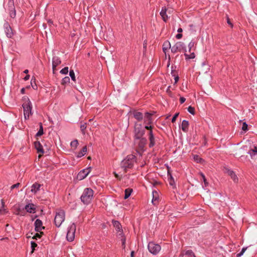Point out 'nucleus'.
I'll return each mask as SVG.
<instances>
[{
  "instance_id": "f8f14e48",
  "label": "nucleus",
  "mask_w": 257,
  "mask_h": 257,
  "mask_svg": "<svg viewBox=\"0 0 257 257\" xmlns=\"http://www.w3.org/2000/svg\"><path fill=\"white\" fill-rule=\"evenodd\" d=\"M35 230L37 232H40L42 229H44L43 226L42 221L39 219H37L35 222Z\"/></svg>"
},
{
  "instance_id": "0e129e2a",
  "label": "nucleus",
  "mask_w": 257,
  "mask_h": 257,
  "mask_svg": "<svg viewBox=\"0 0 257 257\" xmlns=\"http://www.w3.org/2000/svg\"><path fill=\"white\" fill-rule=\"evenodd\" d=\"M227 23L231 26V27H233V25L230 23L229 19L227 20Z\"/></svg>"
},
{
  "instance_id": "1a4fd4ad",
  "label": "nucleus",
  "mask_w": 257,
  "mask_h": 257,
  "mask_svg": "<svg viewBox=\"0 0 257 257\" xmlns=\"http://www.w3.org/2000/svg\"><path fill=\"white\" fill-rule=\"evenodd\" d=\"M7 10L9 13L10 16L12 18H15L16 16V11L15 10L14 3L13 0H9L8 4Z\"/></svg>"
},
{
  "instance_id": "20e7f679",
  "label": "nucleus",
  "mask_w": 257,
  "mask_h": 257,
  "mask_svg": "<svg viewBox=\"0 0 257 257\" xmlns=\"http://www.w3.org/2000/svg\"><path fill=\"white\" fill-rule=\"evenodd\" d=\"M22 106L24 109V118L27 119L29 118L30 115L32 114V104L28 98Z\"/></svg>"
},
{
  "instance_id": "2eb2a0df",
  "label": "nucleus",
  "mask_w": 257,
  "mask_h": 257,
  "mask_svg": "<svg viewBox=\"0 0 257 257\" xmlns=\"http://www.w3.org/2000/svg\"><path fill=\"white\" fill-rule=\"evenodd\" d=\"M167 9L165 7H162V10L160 12V15L164 22H167L169 17L167 14Z\"/></svg>"
},
{
  "instance_id": "ddd939ff",
  "label": "nucleus",
  "mask_w": 257,
  "mask_h": 257,
  "mask_svg": "<svg viewBox=\"0 0 257 257\" xmlns=\"http://www.w3.org/2000/svg\"><path fill=\"white\" fill-rule=\"evenodd\" d=\"M61 61L60 58L57 56H54L52 59V69L53 71H54L57 66L60 64Z\"/></svg>"
},
{
  "instance_id": "cd10ccee",
  "label": "nucleus",
  "mask_w": 257,
  "mask_h": 257,
  "mask_svg": "<svg viewBox=\"0 0 257 257\" xmlns=\"http://www.w3.org/2000/svg\"><path fill=\"white\" fill-rule=\"evenodd\" d=\"M132 192V189L130 188H127L125 190V194L124 196V199L128 198Z\"/></svg>"
},
{
  "instance_id": "de8ad7c7",
  "label": "nucleus",
  "mask_w": 257,
  "mask_h": 257,
  "mask_svg": "<svg viewBox=\"0 0 257 257\" xmlns=\"http://www.w3.org/2000/svg\"><path fill=\"white\" fill-rule=\"evenodd\" d=\"M121 242H122V247L123 249H125V238L122 237V238L121 239Z\"/></svg>"
},
{
  "instance_id": "680f3d73",
  "label": "nucleus",
  "mask_w": 257,
  "mask_h": 257,
  "mask_svg": "<svg viewBox=\"0 0 257 257\" xmlns=\"http://www.w3.org/2000/svg\"><path fill=\"white\" fill-rule=\"evenodd\" d=\"M182 31H183V30H182V28H179V29H178V30H177V32H178L179 33L182 32Z\"/></svg>"
},
{
  "instance_id": "c756f323",
  "label": "nucleus",
  "mask_w": 257,
  "mask_h": 257,
  "mask_svg": "<svg viewBox=\"0 0 257 257\" xmlns=\"http://www.w3.org/2000/svg\"><path fill=\"white\" fill-rule=\"evenodd\" d=\"M70 82V78L68 76H65L64 77L61 81V84L65 85Z\"/></svg>"
},
{
  "instance_id": "37998d69",
  "label": "nucleus",
  "mask_w": 257,
  "mask_h": 257,
  "mask_svg": "<svg viewBox=\"0 0 257 257\" xmlns=\"http://www.w3.org/2000/svg\"><path fill=\"white\" fill-rule=\"evenodd\" d=\"M117 232H118L117 237L119 238H120L121 239V238H122V237H124L122 229L120 230V231H118Z\"/></svg>"
},
{
  "instance_id": "f257e3e1",
  "label": "nucleus",
  "mask_w": 257,
  "mask_h": 257,
  "mask_svg": "<svg viewBox=\"0 0 257 257\" xmlns=\"http://www.w3.org/2000/svg\"><path fill=\"white\" fill-rule=\"evenodd\" d=\"M136 162V156L133 155H129L124 159L121 162V168L126 172L127 169L133 167L134 164Z\"/></svg>"
},
{
  "instance_id": "9d476101",
  "label": "nucleus",
  "mask_w": 257,
  "mask_h": 257,
  "mask_svg": "<svg viewBox=\"0 0 257 257\" xmlns=\"http://www.w3.org/2000/svg\"><path fill=\"white\" fill-rule=\"evenodd\" d=\"M4 28L7 37L9 38H12L14 36L13 31L8 22H6L4 24Z\"/></svg>"
},
{
  "instance_id": "f3484780",
  "label": "nucleus",
  "mask_w": 257,
  "mask_h": 257,
  "mask_svg": "<svg viewBox=\"0 0 257 257\" xmlns=\"http://www.w3.org/2000/svg\"><path fill=\"white\" fill-rule=\"evenodd\" d=\"M133 114L134 117L138 120V121H142L143 119L144 115L143 113L141 112L138 111H134L133 112Z\"/></svg>"
},
{
  "instance_id": "79ce46f5",
  "label": "nucleus",
  "mask_w": 257,
  "mask_h": 257,
  "mask_svg": "<svg viewBox=\"0 0 257 257\" xmlns=\"http://www.w3.org/2000/svg\"><path fill=\"white\" fill-rule=\"evenodd\" d=\"M35 78H32V79H31V85H32V86L33 87V88L34 89H37V85L35 83L34 85H33V82L35 83Z\"/></svg>"
},
{
  "instance_id": "5fc2aeb1",
  "label": "nucleus",
  "mask_w": 257,
  "mask_h": 257,
  "mask_svg": "<svg viewBox=\"0 0 257 257\" xmlns=\"http://www.w3.org/2000/svg\"><path fill=\"white\" fill-rule=\"evenodd\" d=\"M145 129L151 130L152 129V126L151 125H149V124H146L145 127Z\"/></svg>"
},
{
  "instance_id": "4d7b16f0",
  "label": "nucleus",
  "mask_w": 257,
  "mask_h": 257,
  "mask_svg": "<svg viewBox=\"0 0 257 257\" xmlns=\"http://www.w3.org/2000/svg\"><path fill=\"white\" fill-rule=\"evenodd\" d=\"M47 22L49 24V25H53V22L52 20H50V19H49L47 20Z\"/></svg>"
},
{
  "instance_id": "2f4dec72",
  "label": "nucleus",
  "mask_w": 257,
  "mask_h": 257,
  "mask_svg": "<svg viewBox=\"0 0 257 257\" xmlns=\"http://www.w3.org/2000/svg\"><path fill=\"white\" fill-rule=\"evenodd\" d=\"M44 132H43V126H42V124L41 123H40V129L38 131V132L36 134V136L37 137H38V136H41V135H42L43 134Z\"/></svg>"
},
{
  "instance_id": "393cba45",
  "label": "nucleus",
  "mask_w": 257,
  "mask_h": 257,
  "mask_svg": "<svg viewBox=\"0 0 257 257\" xmlns=\"http://www.w3.org/2000/svg\"><path fill=\"white\" fill-rule=\"evenodd\" d=\"M171 48V44L169 41H167L164 42V43L163 44V50L165 53H166V51L168 49Z\"/></svg>"
},
{
  "instance_id": "bb28decb",
  "label": "nucleus",
  "mask_w": 257,
  "mask_h": 257,
  "mask_svg": "<svg viewBox=\"0 0 257 257\" xmlns=\"http://www.w3.org/2000/svg\"><path fill=\"white\" fill-rule=\"evenodd\" d=\"M140 141L139 143V146L141 148H143L145 145L147 144V140L145 138H141L140 139Z\"/></svg>"
},
{
  "instance_id": "6e6d98bb",
  "label": "nucleus",
  "mask_w": 257,
  "mask_h": 257,
  "mask_svg": "<svg viewBox=\"0 0 257 257\" xmlns=\"http://www.w3.org/2000/svg\"><path fill=\"white\" fill-rule=\"evenodd\" d=\"M182 37V35L181 34H178L176 35V38L177 39H181V38Z\"/></svg>"
},
{
  "instance_id": "c03bdc74",
  "label": "nucleus",
  "mask_w": 257,
  "mask_h": 257,
  "mask_svg": "<svg viewBox=\"0 0 257 257\" xmlns=\"http://www.w3.org/2000/svg\"><path fill=\"white\" fill-rule=\"evenodd\" d=\"M194 159L198 163H200L202 160V159L200 158L198 155L194 156Z\"/></svg>"
},
{
  "instance_id": "7c9ffc66",
  "label": "nucleus",
  "mask_w": 257,
  "mask_h": 257,
  "mask_svg": "<svg viewBox=\"0 0 257 257\" xmlns=\"http://www.w3.org/2000/svg\"><path fill=\"white\" fill-rule=\"evenodd\" d=\"M248 154H249L251 157H252L253 156L257 154V148L254 147V149H251L249 152H248Z\"/></svg>"
},
{
  "instance_id": "72a5a7b5",
  "label": "nucleus",
  "mask_w": 257,
  "mask_h": 257,
  "mask_svg": "<svg viewBox=\"0 0 257 257\" xmlns=\"http://www.w3.org/2000/svg\"><path fill=\"white\" fill-rule=\"evenodd\" d=\"M78 141L77 140H75L71 142L70 146H71V147L76 149L78 146Z\"/></svg>"
},
{
  "instance_id": "e433bc0d",
  "label": "nucleus",
  "mask_w": 257,
  "mask_h": 257,
  "mask_svg": "<svg viewBox=\"0 0 257 257\" xmlns=\"http://www.w3.org/2000/svg\"><path fill=\"white\" fill-rule=\"evenodd\" d=\"M69 71H68V67H64V68H63L62 69H61L60 71V73L62 74H67L68 73Z\"/></svg>"
},
{
  "instance_id": "774afa93",
  "label": "nucleus",
  "mask_w": 257,
  "mask_h": 257,
  "mask_svg": "<svg viewBox=\"0 0 257 257\" xmlns=\"http://www.w3.org/2000/svg\"><path fill=\"white\" fill-rule=\"evenodd\" d=\"M28 72H29V70L28 69H26L24 70V73L27 74L28 73Z\"/></svg>"
},
{
  "instance_id": "473e14b6",
  "label": "nucleus",
  "mask_w": 257,
  "mask_h": 257,
  "mask_svg": "<svg viewBox=\"0 0 257 257\" xmlns=\"http://www.w3.org/2000/svg\"><path fill=\"white\" fill-rule=\"evenodd\" d=\"M185 255H188V256H190L191 257L193 256V257H196L194 253L192 251V250H187L185 251Z\"/></svg>"
},
{
  "instance_id": "412c9836",
  "label": "nucleus",
  "mask_w": 257,
  "mask_h": 257,
  "mask_svg": "<svg viewBox=\"0 0 257 257\" xmlns=\"http://www.w3.org/2000/svg\"><path fill=\"white\" fill-rule=\"evenodd\" d=\"M189 122L187 120H183L181 124V129L184 132H187L188 130Z\"/></svg>"
},
{
  "instance_id": "4c0bfd02",
  "label": "nucleus",
  "mask_w": 257,
  "mask_h": 257,
  "mask_svg": "<svg viewBox=\"0 0 257 257\" xmlns=\"http://www.w3.org/2000/svg\"><path fill=\"white\" fill-rule=\"evenodd\" d=\"M246 249H247V247H243V248H242L240 252L237 254V256L239 257V256H242L243 254V253H244V252L245 251V250H246Z\"/></svg>"
},
{
  "instance_id": "0eeeda50",
  "label": "nucleus",
  "mask_w": 257,
  "mask_h": 257,
  "mask_svg": "<svg viewBox=\"0 0 257 257\" xmlns=\"http://www.w3.org/2000/svg\"><path fill=\"white\" fill-rule=\"evenodd\" d=\"M148 248L149 251L153 254H158L161 250V246L158 244H156L153 242H150L148 245Z\"/></svg>"
},
{
  "instance_id": "052dcab7",
  "label": "nucleus",
  "mask_w": 257,
  "mask_h": 257,
  "mask_svg": "<svg viewBox=\"0 0 257 257\" xmlns=\"http://www.w3.org/2000/svg\"><path fill=\"white\" fill-rule=\"evenodd\" d=\"M147 42L144 41V44H143V45H144V49H146V48H147Z\"/></svg>"
},
{
  "instance_id": "6ab92c4d",
  "label": "nucleus",
  "mask_w": 257,
  "mask_h": 257,
  "mask_svg": "<svg viewBox=\"0 0 257 257\" xmlns=\"http://www.w3.org/2000/svg\"><path fill=\"white\" fill-rule=\"evenodd\" d=\"M35 148L37 150L38 153H40L41 154L44 153V151L43 149V146L41 144L40 142H36L34 143Z\"/></svg>"
},
{
  "instance_id": "a18cd8bd",
  "label": "nucleus",
  "mask_w": 257,
  "mask_h": 257,
  "mask_svg": "<svg viewBox=\"0 0 257 257\" xmlns=\"http://www.w3.org/2000/svg\"><path fill=\"white\" fill-rule=\"evenodd\" d=\"M171 74L174 76H175V83H176L178 80H179V77L178 76H175V74H174V71L173 70H172L171 71Z\"/></svg>"
},
{
  "instance_id": "ea45409f",
  "label": "nucleus",
  "mask_w": 257,
  "mask_h": 257,
  "mask_svg": "<svg viewBox=\"0 0 257 257\" xmlns=\"http://www.w3.org/2000/svg\"><path fill=\"white\" fill-rule=\"evenodd\" d=\"M188 112L192 114H194L195 113V110H194V108L192 107L191 106H189L188 107Z\"/></svg>"
},
{
  "instance_id": "aec40b11",
  "label": "nucleus",
  "mask_w": 257,
  "mask_h": 257,
  "mask_svg": "<svg viewBox=\"0 0 257 257\" xmlns=\"http://www.w3.org/2000/svg\"><path fill=\"white\" fill-rule=\"evenodd\" d=\"M41 187V185L38 183H35L31 186V191L36 194L39 190Z\"/></svg>"
},
{
  "instance_id": "69168bd1",
  "label": "nucleus",
  "mask_w": 257,
  "mask_h": 257,
  "mask_svg": "<svg viewBox=\"0 0 257 257\" xmlns=\"http://www.w3.org/2000/svg\"><path fill=\"white\" fill-rule=\"evenodd\" d=\"M131 257H134V251H132L131 253Z\"/></svg>"
},
{
  "instance_id": "338daca9",
  "label": "nucleus",
  "mask_w": 257,
  "mask_h": 257,
  "mask_svg": "<svg viewBox=\"0 0 257 257\" xmlns=\"http://www.w3.org/2000/svg\"><path fill=\"white\" fill-rule=\"evenodd\" d=\"M35 236L37 237H38V238H40V235L38 233H36V235H35Z\"/></svg>"
},
{
  "instance_id": "f03ea898",
  "label": "nucleus",
  "mask_w": 257,
  "mask_h": 257,
  "mask_svg": "<svg viewBox=\"0 0 257 257\" xmlns=\"http://www.w3.org/2000/svg\"><path fill=\"white\" fill-rule=\"evenodd\" d=\"M93 194L94 191L92 189L86 188L84 189L81 196L80 199L84 204L87 205L91 202Z\"/></svg>"
},
{
  "instance_id": "bf43d9fd",
  "label": "nucleus",
  "mask_w": 257,
  "mask_h": 257,
  "mask_svg": "<svg viewBox=\"0 0 257 257\" xmlns=\"http://www.w3.org/2000/svg\"><path fill=\"white\" fill-rule=\"evenodd\" d=\"M29 78H30V75H27L24 77V80L27 81L29 79Z\"/></svg>"
},
{
  "instance_id": "7ed1b4c3",
  "label": "nucleus",
  "mask_w": 257,
  "mask_h": 257,
  "mask_svg": "<svg viewBox=\"0 0 257 257\" xmlns=\"http://www.w3.org/2000/svg\"><path fill=\"white\" fill-rule=\"evenodd\" d=\"M65 219V212L63 210L59 209L56 211L54 218V223L57 227H59Z\"/></svg>"
},
{
  "instance_id": "dca6fc26",
  "label": "nucleus",
  "mask_w": 257,
  "mask_h": 257,
  "mask_svg": "<svg viewBox=\"0 0 257 257\" xmlns=\"http://www.w3.org/2000/svg\"><path fill=\"white\" fill-rule=\"evenodd\" d=\"M226 173L231 178L234 182L236 183L238 182V177L233 171L227 169H226Z\"/></svg>"
},
{
  "instance_id": "a211bd4d",
  "label": "nucleus",
  "mask_w": 257,
  "mask_h": 257,
  "mask_svg": "<svg viewBox=\"0 0 257 257\" xmlns=\"http://www.w3.org/2000/svg\"><path fill=\"white\" fill-rule=\"evenodd\" d=\"M25 209L27 212L29 213H35L36 210L35 205L32 203L26 205L25 207Z\"/></svg>"
},
{
  "instance_id": "e2e57ef3",
  "label": "nucleus",
  "mask_w": 257,
  "mask_h": 257,
  "mask_svg": "<svg viewBox=\"0 0 257 257\" xmlns=\"http://www.w3.org/2000/svg\"><path fill=\"white\" fill-rule=\"evenodd\" d=\"M25 89L24 88H22L21 90V92L22 93L24 94L25 93Z\"/></svg>"
},
{
  "instance_id": "b1692460",
  "label": "nucleus",
  "mask_w": 257,
  "mask_h": 257,
  "mask_svg": "<svg viewBox=\"0 0 257 257\" xmlns=\"http://www.w3.org/2000/svg\"><path fill=\"white\" fill-rule=\"evenodd\" d=\"M186 52H185L184 55L185 56V58L186 60L191 59L195 58V55L194 52H189L190 53V54H187Z\"/></svg>"
},
{
  "instance_id": "f704fd0d",
  "label": "nucleus",
  "mask_w": 257,
  "mask_h": 257,
  "mask_svg": "<svg viewBox=\"0 0 257 257\" xmlns=\"http://www.w3.org/2000/svg\"><path fill=\"white\" fill-rule=\"evenodd\" d=\"M195 44V41L192 40L188 44L189 52H191L192 48L194 47Z\"/></svg>"
},
{
  "instance_id": "6e6552de",
  "label": "nucleus",
  "mask_w": 257,
  "mask_h": 257,
  "mask_svg": "<svg viewBox=\"0 0 257 257\" xmlns=\"http://www.w3.org/2000/svg\"><path fill=\"white\" fill-rule=\"evenodd\" d=\"M135 137L137 139L141 138L145 133V128L141 124H135Z\"/></svg>"
},
{
  "instance_id": "49530a36",
  "label": "nucleus",
  "mask_w": 257,
  "mask_h": 257,
  "mask_svg": "<svg viewBox=\"0 0 257 257\" xmlns=\"http://www.w3.org/2000/svg\"><path fill=\"white\" fill-rule=\"evenodd\" d=\"M31 247L32 249V251H34L35 248L37 246V244L36 243H35L34 241H31Z\"/></svg>"
},
{
  "instance_id": "13d9d810",
  "label": "nucleus",
  "mask_w": 257,
  "mask_h": 257,
  "mask_svg": "<svg viewBox=\"0 0 257 257\" xmlns=\"http://www.w3.org/2000/svg\"><path fill=\"white\" fill-rule=\"evenodd\" d=\"M149 137H150V136H153L154 135H153V131H152V129L150 130L149 131Z\"/></svg>"
},
{
  "instance_id": "39448f33",
  "label": "nucleus",
  "mask_w": 257,
  "mask_h": 257,
  "mask_svg": "<svg viewBox=\"0 0 257 257\" xmlns=\"http://www.w3.org/2000/svg\"><path fill=\"white\" fill-rule=\"evenodd\" d=\"M76 225L74 223H71L68 227L66 238L68 241H72L75 237Z\"/></svg>"
},
{
  "instance_id": "9b49d317",
  "label": "nucleus",
  "mask_w": 257,
  "mask_h": 257,
  "mask_svg": "<svg viewBox=\"0 0 257 257\" xmlns=\"http://www.w3.org/2000/svg\"><path fill=\"white\" fill-rule=\"evenodd\" d=\"M91 168H87L80 171L77 175V178L78 179L81 180L84 179L90 173Z\"/></svg>"
},
{
  "instance_id": "4be33fe9",
  "label": "nucleus",
  "mask_w": 257,
  "mask_h": 257,
  "mask_svg": "<svg viewBox=\"0 0 257 257\" xmlns=\"http://www.w3.org/2000/svg\"><path fill=\"white\" fill-rule=\"evenodd\" d=\"M86 151H87V147L85 146L83 147L82 150L79 152L78 153L76 157L77 158H81V157H83L85 154Z\"/></svg>"
},
{
  "instance_id": "a19ab883",
  "label": "nucleus",
  "mask_w": 257,
  "mask_h": 257,
  "mask_svg": "<svg viewBox=\"0 0 257 257\" xmlns=\"http://www.w3.org/2000/svg\"><path fill=\"white\" fill-rule=\"evenodd\" d=\"M247 126V124L245 122H244L242 123L241 128L243 131L246 132L248 130Z\"/></svg>"
},
{
  "instance_id": "5701e85b",
  "label": "nucleus",
  "mask_w": 257,
  "mask_h": 257,
  "mask_svg": "<svg viewBox=\"0 0 257 257\" xmlns=\"http://www.w3.org/2000/svg\"><path fill=\"white\" fill-rule=\"evenodd\" d=\"M112 223L114 226V227L115 228L117 231H120V230H122L121 228V225L120 223L118 221H112Z\"/></svg>"
},
{
  "instance_id": "864d4df0",
  "label": "nucleus",
  "mask_w": 257,
  "mask_h": 257,
  "mask_svg": "<svg viewBox=\"0 0 257 257\" xmlns=\"http://www.w3.org/2000/svg\"><path fill=\"white\" fill-rule=\"evenodd\" d=\"M185 100H186L185 98H184L183 97H181L180 98V102L181 104L183 103L185 101Z\"/></svg>"
},
{
  "instance_id": "09e8293b",
  "label": "nucleus",
  "mask_w": 257,
  "mask_h": 257,
  "mask_svg": "<svg viewBox=\"0 0 257 257\" xmlns=\"http://www.w3.org/2000/svg\"><path fill=\"white\" fill-rule=\"evenodd\" d=\"M178 115H179V113H176L174 114V115L173 116V117L172 118L171 121L172 122H174L176 121V119Z\"/></svg>"
},
{
  "instance_id": "423d86ee",
  "label": "nucleus",
  "mask_w": 257,
  "mask_h": 257,
  "mask_svg": "<svg viewBox=\"0 0 257 257\" xmlns=\"http://www.w3.org/2000/svg\"><path fill=\"white\" fill-rule=\"evenodd\" d=\"M171 52L176 53L177 52H186V45L182 42H178L171 48Z\"/></svg>"
},
{
  "instance_id": "c9c22d12",
  "label": "nucleus",
  "mask_w": 257,
  "mask_h": 257,
  "mask_svg": "<svg viewBox=\"0 0 257 257\" xmlns=\"http://www.w3.org/2000/svg\"><path fill=\"white\" fill-rule=\"evenodd\" d=\"M69 76L71 77V79L75 81V73L73 70H70L69 71Z\"/></svg>"
},
{
  "instance_id": "c85d7f7f",
  "label": "nucleus",
  "mask_w": 257,
  "mask_h": 257,
  "mask_svg": "<svg viewBox=\"0 0 257 257\" xmlns=\"http://www.w3.org/2000/svg\"><path fill=\"white\" fill-rule=\"evenodd\" d=\"M149 141H150L149 147L150 148H152L155 144L154 136H153L149 137Z\"/></svg>"
},
{
  "instance_id": "58836bf2",
  "label": "nucleus",
  "mask_w": 257,
  "mask_h": 257,
  "mask_svg": "<svg viewBox=\"0 0 257 257\" xmlns=\"http://www.w3.org/2000/svg\"><path fill=\"white\" fill-rule=\"evenodd\" d=\"M154 193V192L153 191V199L152 200V202L154 205H156L157 203V200H158V197L155 196Z\"/></svg>"
},
{
  "instance_id": "3c124183",
  "label": "nucleus",
  "mask_w": 257,
  "mask_h": 257,
  "mask_svg": "<svg viewBox=\"0 0 257 257\" xmlns=\"http://www.w3.org/2000/svg\"><path fill=\"white\" fill-rule=\"evenodd\" d=\"M86 128V123H84L83 124L81 125L80 128L81 130L83 132Z\"/></svg>"
},
{
  "instance_id": "a878e982",
  "label": "nucleus",
  "mask_w": 257,
  "mask_h": 257,
  "mask_svg": "<svg viewBox=\"0 0 257 257\" xmlns=\"http://www.w3.org/2000/svg\"><path fill=\"white\" fill-rule=\"evenodd\" d=\"M5 202L3 199H1V207H0V214H4L7 212L4 208Z\"/></svg>"
},
{
  "instance_id": "4468645a",
  "label": "nucleus",
  "mask_w": 257,
  "mask_h": 257,
  "mask_svg": "<svg viewBox=\"0 0 257 257\" xmlns=\"http://www.w3.org/2000/svg\"><path fill=\"white\" fill-rule=\"evenodd\" d=\"M152 114L147 112L144 116V123L146 124H150L152 122Z\"/></svg>"
},
{
  "instance_id": "8fccbe9b",
  "label": "nucleus",
  "mask_w": 257,
  "mask_h": 257,
  "mask_svg": "<svg viewBox=\"0 0 257 257\" xmlns=\"http://www.w3.org/2000/svg\"><path fill=\"white\" fill-rule=\"evenodd\" d=\"M20 185V183H17L14 185H13L11 187V190H13L14 189V188H18L19 187V186Z\"/></svg>"
},
{
  "instance_id": "603ef678",
  "label": "nucleus",
  "mask_w": 257,
  "mask_h": 257,
  "mask_svg": "<svg viewBox=\"0 0 257 257\" xmlns=\"http://www.w3.org/2000/svg\"><path fill=\"white\" fill-rule=\"evenodd\" d=\"M201 176H202V179L203 180V181L204 182L205 186H206V185L207 184V183L206 182V179L205 178V176L203 174H201Z\"/></svg>"
}]
</instances>
